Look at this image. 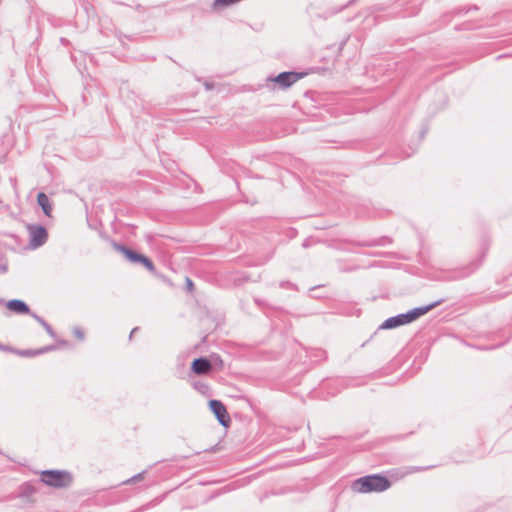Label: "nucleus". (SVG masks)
<instances>
[{"instance_id":"f257e3e1","label":"nucleus","mask_w":512,"mask_h":512,"mask_svg":"<svg viewBox=\"0 0 512 512\" xmlns=\"http://www.w3.org/2000/svg\"><path fill=\"white\" fill-rule=\"evenodd\" d=\"M441 303H442L441 300L436 301L427 306L414 308V309L408 311L407 313H402V314H398L396 316L390 317V318L386 319L381 324L380 328L393 329V328L399 327L401 325L409 324V323L417 320L419 317L425 315L426 313H428L430 310L437 307Z\"/></svg>"},{"instance_id":"f03ea898","label":"nucleus","mask_w":512,"mask_h":512,"mask_svg":"<svg viewBox=\"0 0 512 512\" xmlns=\"http://www.w3.org/2000/svg\"><path fill=\"white\" fill-rule=\"evenodd\" d=\"M390 487V481L381 475H368L355 480L352 490L358 493L383 492Z\"/></svg>"},{"instance_id":"7ed1b4c3","label":"nucleus","mask_w":512,"mask_h":512,"mask_svg":"<svg viewBox=\"0 0 512 512\" xmlns=\"http://www.w3.org/2000/svg\"><path fill=\"white\" fill-rule=\"evenodd\" d=\"M41 481L51 487L64 488L71 484L72 477L67 471L45 470L41 472Z\"/></svg>"},{"instance_id":"20e7f679","label":"nucleus","mask_w":512,"mask_h":512,"mask_svg":"<svg viewBox=\"0 0 512 512\" xmlns=\"http://www.w3.org/2000/svg\"><path fill=\"white\" fill-rule=\"evenodd\" d=\"M30 241L29 244L33 248H38L44 245L48 238L47 230L44 226L30 224L27 226Z\"/></svg>"},{"instance_id":"39448f33","label":"nucleus","mask_w":512,"mask_h":512,"mask_svg":"<svg viewBox=\"0 0 512 512\" xmlns=\"http://www.w3.org/2000/svg\"><path fill=\"white\" fill-rule=\"evenodd\" d=\"M302 76V73L285 71L278 74L276 77L270 78V80L278 84L280 88L286 89L301 79Z\"/></svg>"},{"instance_id":"423d86ee","label":"nucleus","mask_w":512,"mask_h":512,"mask_svg":"<svg viewBox=\"0 0 512 512\" xmlns=\"http://www.w3.org/2000/svg\"><path fill=\"white\" fill-rule=\"evenodd\" d=\"M209 407L221 425L225 427L229 425L230 419L226 407L220 400H210Z\"/></svg>"},{"instance_id":"0eeeda50","label":"nucleus","mask_w":512,"mask_h":512,"mask_svg":"<svg viewBox=\"0 0 512 512\" xmlns=\"http://www.w3.org/2000/svg\"><path fill=\"white\" fill-rule=\"evenodd\" d=\"M212 368L211 360L200 357L193 360L191 369L197 375L207 374Z\"/></svg>"},{"instance_id":"6e6552de","label":"nucleus","mask_w":512,"mask_h":512,"mask_svg":"<svg viewBox=\"0 0 512 512\" xmlns=\"http://www.w3.org/2000/svg\"><path fill=\"white\" fill-rule=\"evenodd\" d=\"M6 307L16 313V314H30V308L29 306L22 300L19 299H12L9 300L6 304Z\"/></svg>"},{"instance_id":"1a4fd4ad","label":"nucleus","mask_w":512,"mask_h":512,"mask_svg":"<svg viewBox=\"0 0 512 512\" xmlns=\"http://www.w3.org/2000/svg\"><path fill=\"white\" fill-rule=\"evenodd\" d=\"M113 247L115 248V250L121 252L124 254V256L132 263H138L140 257L142 254L136 252V251H133L131 249H129L128 247L122 245V244H118L116 242L113 243Z\"/></svg>"},{"instance_id":"9d476101","label":"nucleus","mask_w":512,"mask_h":512,"mask_svg":"<svg viewBox=\"0 0 512 512\" xmlns=\"http://www.w3.org/2000/svg\"><path fill=\"white\" fill-rule=\"evenodd\" d=\"M37 203L41 207V209L43 210V213L46 216L50 217L51 216V212H52V205L50 203L49 197L44 192L38 193V195H37Z\"/></svg>"},{"instance_id":"9b49d317","label":"nucleus","mask_w":512,"mask_h":512,"mask_svg":"<svg viewBox=\"0 0 512 512\" xmlns=\"http://www.w3.org/2000/svg\"><path fill=\"white\" fill-rule=\"evenodd\" d=\"M478 266H479V263L478 264L471 263L468 267H465V268L455 272L456 275L451 277V279L457 280V279L465 278V277L469 276Z\"/></svg>"},{"instance_id":"f8f14e48","label":"nucleus","mask_w":512,"mask_h":512,"mask_svg":"<svg viewBox=\"0 0 512 512\" xmlns=\"http://www.w3.org/2000/svg\"><path fill=\"white\" fill-rule=\"evenodd\" d=\"M31 316L38 322L40 323L43 328L47 331V333L51 336V337H54L55 334H54V331L52 329V327L40 316H38L37 314L35 313H31Z\"/></svg>"},{"instance_id":"ddd939ff","label":"nucleus","mask_w":512,"mask_h":512,"mask_svg":"<svg viewBox=\"0 0 512 512\" xmlns=\"http://www.w3.org/2000/svg\"><path fill=\"white\" fill-rule=\"evenodd\" d=\"M55 349H56L55 345H50V346L43 347V348H41L39 350H36V351L27 350V351H24L22 354L23 355H27V356L38 355V354H43V353H46V352H49V351H52V350H55Z\"/></svg>"},{"instance_id":"4468645a","label":"nucleus","mask_w":512,"mask_h":512,"mask_svg":"<svg viewBox=\"0 0 512 512\" xmlns=\"http://www.w3.org/2000/svg\"><path fill=\"white\" fill-rule=\"evenodd\" d=\"M138 263L142 264L150 272L155 271V266H154L153 262L143 254L141 255Z\"/></svg>"},{"instance_id":"2eb2a0df","label":"nucleus","mask_w":512,"mask_h":512,"mask_svg":"<svg viewBox=\"0 0 512 512\" xmlns=\"http://www.w3.org/2000/svg\"><path fill=\"white\" fill-rule=\"evenodd\" d=\"M240 0H215L213 3L214 9H221L228 7L234 3L239 2Z\"/></svg>"},{"instance_id":"dca6fc26","label":"nucleus","mask_w":512,"mask_h":512,"mask_svg":"<svg viewBox=\"0 0 512 512\" xmlns=\"http://www.w3.org/2000/svg\"><path fill=\"white\" fill-rule=\"evenodd\" d=\"M143 476H144V472L138 473V474L134 475L133 477H131L130 479L126 480L124 483L131 484V483L141 481L143 479Z\"/></svg>"},{"instance_id":"f3484780","label":"nucleus","mask_w":512,"mask_h":512,"mask_svg":"<svg viewBox=\"0 0 512 512\" xmlns=\"http://www.w3.org/2000/svg\"><path fill=\"white\" fill-rule=\"evenodd\" d=\"M22 489H23V493H24L25 495H30V494H33V493H34V489H33V487H32V486H30V485H28V484L24 485V486L22 487Z\"/></svg>"},{"instance_id":"a211bd4d","label":"nucleus","mask_w":512,"mask_h":512,"mask_svg":"<svg viewBox=\"0 0 512 512\" xmlns=\"http://www.w3.org/2000/svg\"><path fill=\"white\" fill-rule=\"evenodd\" d=\"M74 335L79 338L80 340H83L84 339V333L82 332V330L80 328H75L74 329Z\"/></svg>"},{"instance_id":"6ab92c4d","label":"nucleus","mask_w":512,"mask_h":512,"mask_svg":"<svg viewBox=\"0 0 512 512\" xmlns=\"http://www.w3.org/2000/svg\"><path fill=\"white\" fill-rule=\"evenodd\" d=\"M186 284H187V289H188L189 291H191V290L193 289V286H194V284H193L192 280H191V279H189V278H186Z\"/></svg>"},{"instance_id":"aec40b11","label":"nucleus","mask_w":512,"mask_h":512,"mask_svg":"<svg viewBox=\"0 0 512 512\" xmlns=\"http://www.w3.org/2000/svg\"><path fill=\"white\" fill-rule=\"evenodd\" d=\"M212 360H215L216 363H219L220 365H222V360L218 356H216V357L212 356Z\"/></svg>"},{"instance_id":"412c9836","label":"nucleus","mask_w":512,"mask_h":512,"mask_svg":"<svg viewBox=\"0 0 512 512\" xmlns=\"http://www.w3.org/2000/svg\"><path fill=\"white\" fill-rule=\"evenodd\" d=\"M137 330H138V328L136 327V328H134V329L131 331L130 336H129V338H130V339L132 338L133 334H134Z\"/></svg>"},{"instance_id":"4be33fe9","label":"nucleus","mask_w":512,"mask_h":512,"mask_svg":"<svg viewBox=\"0 0 512 512\" xmlns=\"http://www.w3.org/2000/svg\"><path fill=\"white\" fill-rule=\"evenodd\" d=\"M344 7H345V6H342L340 9L333 11V12H332V14H337V13H338V12H340Z\"/></svg>"},{"instance_id":"5701e85b","label":"nucleus","mask_w":512,"mask_h":512,"mask_svg":"<svg viewBox=\"0 0 512 512\" xmlns=\"http://www.w3.org/2000/svg\"><path fill=\"white\" fill-rule=\"evenodd\" d=\"M287 285H291L290 283H281V287H284V286H287Z\"/></svg>"},{"instance_id":"b1692460","label":"nucleus","mask_w":512,"mask_h":512,"mask_svg":"<svg viewBox=\"0 0 512 512\" xmlns=\"http://www.w3.org/2000/svg\"><path fill=\"white\" fill-rule=\"evenodd\" d=\"M354 1H355V0H351V1L349 2V4H350V3H352V2H354Z\"/></svg>"}]
</instances>
